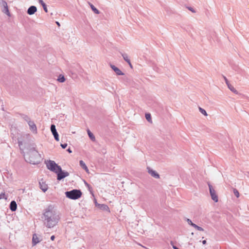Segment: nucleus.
<instances>
[{
    "instance_id": "nucleus-5",
    "label": "nucleus",
    "mask_w": 249,
    "mask_h": 249,
    "mask_svg": "<svg viewBox=\"0 0 249 249\" xmlns=\"http://www.w3.org/2000/svg\"><path fill=\"white\" fill-rule=\"evenodd\" d=\"M59 169L60 170L58 169L57 171L55 172V174L57 175V179L58 180H61L69 176V172L62 170L61 167Z\"/></svg>"
},
{
    "instance_id": "nucleus-22",
    "label": "nucleus",
    "mask_w": 249,
    "mask_h": 249,
    "mask_svg": "<svg viewBox=\"0 0 249 249\" xmlns=\"http://www.w3.org/2000/svg\"><path fill=\"white\" fill-rule=\"evenodd\" d=\"M90 6L91 9L94 12V13H95L96 14H99V13H100L99 11L96 7H95V6L93 5H92V4H90Z\"/></svg>"
},
{
    "instance_id": "nucleus-35",
    "label": "nucleus",
    "mask_w": 249,
    "mask_h": 249,
    "mask_svg": "<svg viewBox=\"0 0 249 249\" xmlns=\"http://www.w3.org/2000/svg\"><path fill=\"white\" fill-rule=\"evenodd\" d=\"M188 9H189L190 11H192L193 13H195V12H196V11H195V10H194L192 7H189V8H188Z\"/></svg>"
},
{
    "instance_id": "nucleus-38",
    "label": "nucleus",
    "mask_w": 249,
    "mask_h": 249,
    "mask_svg": "<svg viewBox=\"0 0 249 249\" xmlns=\"http://www.w3.org/2000/svg\"><path fill=\"white\" fill-rule=\"evenodd\" d=\"M54 238H55L54 235L51 236V240L53 241L54 239Z\"/></svg>"
},
{
    "instance_id": "nucleus-6",
    "label": "nucleus",
    "mask_w": 249,
    "mask_h": 249,
    "mask_svg": "<svg viewBox=\"0 0 249 249\" xmlns=\"http://www.w3.org/2000/svg\"><path fill=\"white\" fill-rule=\"evenodd\" d=\"M208 184L209 188L210 195L212 200L214 202H217L218 201V198L214 188L210 183H208Z\"/></svg>"
},
{
    "instance_id": "nucleus-10",
    "label": "nucleus",
    "mask_w": 249,
    "mask_h": 249,
    "mask_svg": "<svg viewBox=\"0 0 249 249\" xmlns=\"http://www.w3.org/2000/svg\"><path fill=\"white\" fill-rule=\"evenodd\" d=\"M40 241H41V240L38 238L37 234L36 233H34L33 235V237H32V246H36L37 244L39 243Z\"/></svg>"
},
{
    "instance_id": "nucleus-9",
    "label": "nucleus",
    "mask_w": 249,
    "mask_h": 249,
    "mask_svg": "<svg viewBox=\"0 0 249 249\" xmlns=\"http://www.w3.org/2000/svg\"><path fill=\"white\" fill-rule=\"evenodd\" d=\"M2 4L3 6L2 12L6 14L8 16H10V13L8 9L7 2L5 1L2 0Z\"/></svg>"
},
{
    "instance_id": "nucleus-3",
    "label": "nucleus",
    "mask_w": 249,
    "mask_h": 249,
    "mask_svg": "<svg viewBox=\"0 0 249 249\" xmlns=\"http://www.w3.org/2000/svg\"><path fill=\"white\" fill-rule=\"evenodd\" d=\"M82 192L80 190L73 189L65 192L66 196L70 199L76 200L82 196Z\"/></svg>"
},
{
    "instance_id": "nucleus-27",
    "label": "nucleus",
    "mask_w": 249,
    "mask_h": 249,
    "mask_svg": "<svg viewBox=\"0 0 249 249\" xmlns=\"http://www.w3.org/2000/svg\"><path fill=\"white\" fill-rule=\"evenodd\" d=\"M199 111L203 114L204 115V116H207L208 114L207 113V112L206 111V110L205 109H204L203 108L200 107H199Z\"/></svg>"
},
{
    "instance_id": "nucleus-18",
    "label": "nucleus",
    "mask_w": 249,
    "mask_h": 249,
    "mask_svg": "<svg viewBox=\"0 0 249 249\" xmlns=\"http://www.w3.org/2000/svg\"><path fill=\"white\" fill-rule=\"evenodd\" d=\"M38 2L42 6L44 11L46 13L48 12V9L46 4L44 2L43 0H38Z\"/></svg>"
},
{
    "instance_id": "nucleus-24",
    "label": "nucleus",
    "mask_w": 249,
    "mask_h": 249,
    "mask_svg": "<svg viewBox=\"0 0 249 249\" xmlns=\"http://www.w3.org/2000/svg\"><path fill=\"white\" fill-rule=\"evenodd\" d=\"M122 55L124 58V59L126 62H128L130 61V59L128 58V56L126 53H121Z\"/></svg>"
},
{
    "instance_id": "nucleus-19",
    "label": "nucleus",
    "mask_w": 249,
    "mask_h": 249,
    "mask_svg": "<svg viewBox=\"0 0 249 249\" xmlns=\"http://www.w3.org/2000/svg\"><path fill=\"white\" fill-rule=\"evenodd\" d=\"M21 116L22 118L24 121H25L27 123H29L31 121L30 118L27 115L23 114L21 115Z\"/></svg>"
},
{
    "instance_id": "nucleus-23",
    "label": "nucleus",
    "mask_w": 249,
    "mask_h": 249,
    "mask_svg": "<svg viewBox=\"0 0 249 249\" xmlns=\"http://www.w3.org/2000/svg\"><path fill=\"white\" fill-rule=\"evenodd\" d=\"M88 135L89 137V138L92 140V141H94L95 140V137L94 136V135L93 134V133L90 132V131L89 130H88Z\"/></svg>"
},
{
    "instance_id": "nucleus-32",
    "label": "nucleus",
    "mask_w": 249,
    "mask_h": 249,
    "mask_svg": "<svg viewBox=\"0 0 249 249\" xmlns=\"http://www.w3.org/2000/svg\"><path fill=\"white\" fill-rule=\"evenodd\" d=\"M61 147L63 148V149H65L67 147V143H61Z\"/></svg>"
},
{
    "instance_id": "nucleus-26",
    "label": "nucleus",
    "mask_w": 249,
    "mask_h": 249,
    "mask_svg": "<svg viewBox=\"0 0 249 249\" xmlns=\"http://www.w3.org/2000/svg\"><path fill=\"white\" fill-rule=\"evenodd\" d=\"M192 227H193L194 228H195L197 230H198L199 231H204V229L202 228L197 226V225H196L195 224H193Z\"/></svg>"
},
{
    "instance_id": "nucleus-31",
    "label": "nucleus",
    "mask_w": 249,
    "mask_h": 249,
    "mask_svg": "<svg viewBox=\"0 0 249 249\" xmlns=\"http://www.w3.org/2000/svg\"><path fill=\"white\" fill-rule=\"evenodd\" d=\"M223 78H224V80H225V81L227 86L228 87L229 85H230L231 84H230V83H229V81L228 80L227 78L225 76H223Z\"/></svg>"
},
{
    "instance_id": "nucleus-40",
    "label": "nucleus",
    "mask_w": 249,
    "mask_h": 249,
    "mask_svg": "<svg viewBox=\"0 0 249 249\" xmlns=\"http://www.w3.org/2000/svg\"><path fill=\"white\" fill-rule=\"evenodd\" d=\"M202 244H203V245L206 244V241L205 240H204L202 241Z\"/></svg>"
},
{
    "instance_id": "nucleus-20",
    "label": "nucleus",
    "mask_w": 249,
    "mask_h": 249,
    "mask_svg": "<svg viewBox=\"0 0 249 249\" xmlns=\"http://www.w3.org/2000/svg\"><path fill=\"white\" fill-rule=\"evenodd\" d=\"M228 87L230 89V90H231L232 92H233L235 94H238V91L231 85H229V86Z\"/></svg>"
},
{
    "instance_id": "nucleus-41",
    "label": "nucleus",
    "mask_w": 249,
    "mask_h": 249,
    "mask_svg": "<svg viewBox=\"0 0 249 249\" xmlns=\"http://www.w3.org/2000/svg\"><path fill=\"white\" fill-rule=\"evenodd\" d=\"M95 206H96V204H97V205L99 204V203H98L97 202V201H96V199H95Z\"/></svg>"
},
{
    "instance_id": "nucleus-42",
    "label": "nucleus",
    "mask_w": 249,
    "mask_h": 249,
    "mask_svg": "<svg viewBox=\"0 0 249 249\" xmlns=\"http://www.w3.org/2000/svg\"><path fill=\"white\" fill-rule=\"evenodd\" d=\"M56 23L58 26H60V24L58 21H56Z\"/></svg>"
},
{
    "instance_id": "nucleus-8",
    "label": "nucleus",
    "mask_w": 249,
    "mask_h": 249,
    "mask_svg": "<svg viewBox=\"0 0 249 249\" xmlns=\"http://www.w3.org/2000/svg\"><path fill=\"white\" fill-rule=\"evenodd\" d=\"M28 124L29 126L30 129L33 133H37V128L36 124L34 122V121H30Z\"/></svg>"
},
{
    "instance_id": "nucleus-13",
    "label": "nucleus",
    "mask_w": 249,
    "mask_h": 249,
    "mask_svg": "<svg viewBox=\"0 0 249 249\" xmlns=\"http://www.w3.org/2000/svg\"><path fill=\"white\" fill-rule=\"evenodd\" d=\"M110 67L118 75H123L124 73L117 67L114 65H110Z\"/></svg>"
},
{
    "instance_id": "nucleus-34",
    "label": "nucleus",
    "mask_w": 249,
    "mask_h": 249,
    "mask_svg": "<svg viewBox=\"0 0 249 249\" xmlns=\"http://www.w3.org/2000/svg\"><path fill=\"white\" fill-rule=\"evenodd\" d=\"M171 245H172V247L174 249H179L178 248L177 246L174 245L172 242H171Z\"/></svg>"
},
{
    "instance_id": "nucleus-16",
    "label": "nucleus",
    "mask_w": 249,
    "mask_h": 249,
    "mask_svg": "<svg viewBox=\"0 0 249 249\" xmlns=\"http://www.w3.org/2000/svg\"><path fill=\"white\" fill-rule=\"evenodd\" d=\"M9 208L12 212H14L17 210V204L15 201L13 200L10 202Z\"/></svg>"
},
{
    "instance_id": "nucleus-30",
    "label": "nucleus",
    "mask_w": 249,
    "mask_h": 249,
    "mask_svg": "<svg viewBox=\"0 0 249 249\" xmlns=\"http://www.w3.org/2000/svg\"><path fill=\"white\" fill-rule=\"evenodd\" d=\"M3 198L6 199L7 197L5 196V194L3 193H2L0 194V199H3Z\"/></svg>"
},
{
    "instance_id": "nucleus-7",
    "label": "nucleus",
    "mask_w": 249,
    "mask_h": 249,
    "mask_svg": "<svg viewBox=\"0 0 249 249\" xmlns=\"http://www.w3.org/2000/svg\"><path fill=\"white\" fill-rule=\"evenodd\" d=\"M51 130L52 134L53 135L54 139L56 141H59V135L57 132V130L55 128V125L53 124H51Z\"/></svg>"
},
{
    "instance_id": "nucleus-4",
    "label": "nucleus",
    "mask_w": 249,
    "mask_h": 249,
    "mask_svg": "<svg viewBox=\"0 0 249 249\" xmlns=\"http://www.w3.org/2000/svg\"><path fill=\"white\" fill-rule=\"evenodd\" d=\"M46 164L48 169L55 173L58 169L60 170L59 168L61 167L56 164L54 161L52 160H48L46 161Z\"/></svg>"
},
{
    "instance_id": "nucleus-12",
    "label": "nucleus",
    "mask_w": 249,
    "mask_h": 249,
    "mask_svg": "<svg viewBox=\"0 0 249 249\" xmlns=\"http://www.w3.org/2000/svg\"><path fill=\"white\" fill-rule=\"evenodd\" d=\"M96 207H97L98 208L103 211L107 212L108 213H110V210L109 207H108L107 205L106 204H96Z\"/></svg>"
},
{
    "instance_id": "nucleus-17",
    "label": "nucleus",
    "mask_w": 249,
    "mask_h": 249,
    "mask_svg": "<svg viewBox=\"0 0 249 249\" xmlns=\"http://www.w3.org/2000/svg\"><path fill=\"white\" fill-rule=\"evenodd\" d=\"M79 164L80 166L86 171L87 173H89V169L87 165H86L85 163L82 160H81L79 161Z\"/></svg>"
},
{
    "instance_id": "nucleus-39",
    "label": "nucleus",
    "mask_w": 249,
    "mask_h": 249,
    "mask_svg": "<svg viewBox=\"0 0 249 249\" xmlns=\"http://www.w3.org/2000/svg\"><path fill=\"white\" fill-rule=\"evenodd\" d=\"M18 145H19V147H20V146H21V145H22V142L18 141Z\"/></svg>"
},
{
    "instance_id": "nucleus-25",
    "label": "nucleus",
    "mask_w": 249,
    "mask_h": 249,
    "mask_svg": "<svg viewBox=\"0 0 249 249\" xmlns=\"http://www.w3.org/2000/svg\"><path fill=\"white\" fill-rule=\"evenodd\" d=\"M84 183H85V185L88 188V190L90 192V193H92V188L91 186L88 183H87L86 181H84Z\"/></svg>"
},
{
    "instance_id": "nucleus-11",
    "label": "nucleus",
    "mask_w": 249,
    "mask_h": 249,
    "mask_svg": "<svg viewBox=\"0 0 249 249\" xmlns=\"http://www.w3.org/2000/svg\"><path fill=\"white\" fill-rule=\"evenodd\" d=\"M37 11V8L35 6L32 5L29 7L27 10V14L29 15L34 14Z\"/></svg>"
},
{
    "instance_id": "nucleus-36",
    "label": "nucleus",
    "mask_w": 249,
    "mask_h": 249,
    "mask_svg": "<svg viewBox=\"0 0 249 249\" xmlns=\"http://www.w3.org/2000/svg\"><path fill=\"white\" fill-rule=\"evenodd\" d=\"M131 68H132V65L130 62V60L127 62Z\"/></svg>"
},
{
    "instance_id": "nucleus-33",
    "label": "nucleus",
    "mask_w": 249,
    "mask_h": 249,
    "mask_svg": "<svg viewBox=\"0 0 249 249\" xmlns=\"http://www.w3.org/2000/svg\"><path fill=\"white\" fill-rule=\"evenodd\" d=\"M187 221L189 225H191L192 226H193V224H194V223H193L192 222V221L190 219H188H188H187Z\"/></svg>"
},
{
    "instance_id": "nucleus-2",
    "label": "nucleus",
    "mask_w": 249,
    "mask_h": 249,
    "mask_svg": "<svg viewBox=\"0 0 249 249\" xmlns=\"http://www.w3.org/2000/svg\"><path fill=\"white\" fill-rule=\"evenodd\" d=\"M29 162L31 164H37L40 162L41 155L34 146L30 147L28 152Z\"/></svg>"
},
{
    "instance_id": "nucleus-29",
    "label": "nucleus",
    "mask_w": 249,
    "mask_h": 249,
    "mask_svg": "<svg viewBox=\"0 0 249 249\" xmlns=\"http://www.w3.org/2000/svg\"><path fill=\"white\" fill-rule=\"evenodd\" d=\"M233 194L237 197H239V193L237 189H233Z\"/></svg>"
},
{
    "instance_id": "nucleus-37",
    "label": "nucleus",
    "mask_w": 249,
    "mask_h": 249,
    "mask_svg": "<svg viewBox=\"0 0 249 249\" xmlns=\"http://www.w3.org/2000/svg\"><path fill=\"white\" fill-rule=\"evenodd\" d=\"M67 151L69 153H71L72 152V151L71 150V148H68Z\"/></svg>"
},
{
    "instance_id": "nucleus-14",
    "label": "nucleus",
    "mask_w": 249,
    "mask_h": 249,
    "mask_svg": "<svg viewBox=\"0 0 249 249\" xmlns=\"http://www.w3.org/2000/svg\"><path fill=\"white\" fill-rule=\"evenodd\" d=\"M39 184L40 189L43 192H45L48 190V185L42 180H41L39 182Z\"/></svg>"
},
{
    "instance_id": "nucleus-21",
    "label": "nucleus",
    "mask_w": 249,
    "mask_h": 249,
    "mask_svg": "<svg viewBox=\"0 0 249 249\" xmlns=\"http://www.w3.org/2000/svg\"><path fill=\"white\" fill-rule=\"evenodd\" d=\"M57 81L60 83H63L65 81V78L63 75L60 74L58 77Z\"/></svg>"
},
{
    "instance_id": "nucleus-15",
    "label": "nucleus",
    "mask_w": 249,
    "mask_h": 249,
    "mask_svg": "<svg viewBox=\"0 0 249 249\" xmlns=\"http://www.w3.org/2000/svg\"><path fill=\"white\" fill-rule=\"evenodd\" d=\"M148 170V173L149 174H150L153 177L156 178H160V175L159 174L156 172L155 171L151 169L150 168H147Z\"/></svg>"
},
{
    "instance_id": "nucleus-28",
    "label": "nucleus",
    "mask_w": 249,
    "mask_h": 249,
    "mask_svg": "<svg viewBox=\"0 0 249 249\" xmlns=\"http://www.w3.org/2000/svg\"><path fill=\"white\" fill-rule=\"evenodd\" d=\"M145 116L146 120L148 122H150L151 121V117L150 113H146Z\"/></svg>"
},
{
    "instance_id": "nucleus-1",
    "label": "nucleus",
    "mask_w": 249,
    "mask_h": 249,
    "mask_svg": "<svg viewBox=\"0 0 249 249\" xmlns=\"http://www.w3.org/2000/svg\"><path fill=\"white\" fill-rule=\"evenodd\" d=\"M41 218L44 225L50 229L55 226L60 219L59 214L53 205H49L43 210Z\"/></svg>"
}]
</instances>
